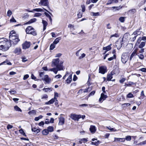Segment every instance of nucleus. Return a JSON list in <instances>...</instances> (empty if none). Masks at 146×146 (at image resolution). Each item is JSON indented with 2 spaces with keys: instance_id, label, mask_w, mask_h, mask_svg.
Masks as SVG:
<instances>
[{
  "instance_id": "nucleus-1",
  "label": "nucleus",
  "mask_w": 146,
  "mask_h": 146,
  "mask_svg": "<svg viewBox=\"0 0 146 146\" xmlns=\"http://www.w3.org/2000/svg\"><path fill=\"white\" fill-rule=\"evenodd\" d=\"M63 62L62 61H60L59 58L53 59L52 62V66H56V68L50 69L49 70L53 71L55 74H56L58 71L63 70L64 69L63 66Z\"/></svg>"
},
{
  "instance_id": "nucleus-2",
  "label": "nucleus",
  "mask_w": 146,
  "mask_h": 146,
  "mask_svg": "<svg viewBox=\"0 0 146 146\" xmlns=\"http://www.w3.org/2000/svg\"><path fill=\"white\" fill-rule=\"evenodd\" d=\"M11 46V43L7 39H0V50L3 51L7 50Z\"/></svg>"
},
{
  "instance_id": "nucleus-3",
  "label": "nucleus",
  "mask_w": 146,
  "mask_h": 146,
  "mask_svg": "<svg viewBox=\"0 0 146 146\" xmlns=\"http://www.w3.org/2000/svg\"><path fill=\"white\" fill-rule=\"evenodd\" d=\"M26 32L27 34H30L34 36L36 35V33L35 29L31 26L28 27L26 29Z\"/></svg>"
},
{
  "instance_id": "nucleus-4",
  "label": "nucleus",
  "mask_w": 146,
  "mask_h": 146,
  "mask_svg": "<svg viewBox=\"0 0 146 146\" xmlns=\"http://www.w3.org/2000/svg\"><path fill=\"white\" fill-rule=\"evenodd\" d=\"M121 60L122 63L125 64L128 59L129 57L128 54L126 53H123L121 56Z\"/></svg>"
},
{
  "instance_id": "nucleus-5",
  "label": "nucleus",
  "mask_w": 146,
  "mask_h": 146,
  "mask_svg": "<svg viewBox=\"0 0 146 146\" xmlns=\"http://www.w3.org/2000/svg\"><path fill=\"white\" fill-rule=\"evenodd\" d=\"M70 117L74 120L78 121L79 119L81 118V115H77L75 114L72 113L70 115Z\"/></svg>"
},
{
  "instance_id": "nucleus-6",
  "label": "nucleus",
  "mask_w": 146,
  "mask_h": 146,
  "mask_svg": "<svg viewBox=\"0 0 146 146\" xmlns=\"http://www.w3.org/2000/svg\"><path fill=\"white\" fill-rule=\"evenodd\" d=\"M107 72V67L105 66L100 67L99 68V73L102 74H104Z\"/></svg>"
},
{
  "instance_id": "nucleus-7",
  "label": "nucleus",
  "mask_w": 146,
  "mask_h": 146,
  "mask_svg": "<svg viewBox=\"0 0 146 146\" xmlns=\"http://www.w3.org/2000/svg\"><path fill=\"white\" fill-rule=\"evenodd\" d=\"M31 45V43L29 42L26 41L22 44L23 48L26 49L29 48Z\"/></svg>"
},
{
  "instance_id": "nucleus-8",
  "label": "nucleus",
  "mask_w": 146,
  "mask_h": 146,
  "mask_svg": "<svg viewBox=\"0 0 146 146\" xmlns=\"http://www.w3.org/2000/svg\"><path fill=\"white\" fill-rule=\"evenodd\" d=\"M62 115H63V114H61L60 115V117L58 118L59 121L58 123V124L59 125H63L65 123L64 118L61 116Z\"/></svg>"
},
{
  "instance_id": "nucleus-9",
  "label": "nucleus",
  "mask_w": 146,
  "mask_h": 146,
  "mask_svg": "<svg viewBox=\"0 0 146 146\" xmlns=\"http://www.w3.org/2000/svg\"><path fill=\"white\" fill-rule=\"evenodd\" d=\"M40 5L46 6L48 5V0H40V1L39 3Z\"/></svg>"
},
{
  "instance_id": "nucleus-10",
  "label": "nucleus",
  "mask_w": 146,
  "mask_h": 146,
  "mask_svg": "<svg viewBox=\"0 0 146 146\" xmlns=\"http://www.w3.org/2000/svg\"><path fill=\"white\" fill-rule=\"evenodd\" d=\"M42 80L45 81L46 83H49L51 81V79L48 78L47 75L44 76L43 78H42Z\"/></svg>"
},
{
  "instance_id": "nucleus-11",
  "label": "nucleus",
  "mask_w": 146,
  "mask_h": 146,
  "mask_svg": "<svg viewBox=\"0 0 146 146\" xmlns=\"http://www.w3.org/2000/svg\"><path fill=\"white\" fill-rule=\"evenodd\" d=\"M107 97V96L106 95L104 94V93H102L101 95V97L99 100V101L102 102L103 100Z\"/></svg>"
},
{
  "instance_id": "nucleus-12",
  "label": "nucleus",
  "mask_w": 146,
  "mask_h": 146,
  "mask_svg": "<svg viewBox=\"0 0 146 146\" xmlns=\"http://www.w3.org/2000/svg\"><path fill=\"white\" fill-rule=\"evenodd\" d=\"M123 41H117L116 42V46L118 49H119L122 46Z\"/></svg>"
},
{
  "instance_id": "nucleus-13",
  "label": "nucleus",
  "mask_w": 146,
  "mask_h": 146,
  "mask_svg": "<svg viewBox=\"0 0 146 146\" xmlns=\"http://www.w3.org/2000/svg\"><path fill=\"white\" fill-rule=\"evenodd\" d=\"M113 74L112 72H110V74H108L107 78V80L108 81L112 80L113 81H115V79L111 80L113 77L112 76Z\"/></svg>"
},
{
  "instance_id": "nucleus-14",
  "label": "nucleus",
  "mask_w": 146,
  "mask_h": 146,
  "mask_svg": "<svg viewBox=\"0 0 146 146\" xmlns=\"http://www.w3.org/2000/svg\"><path fill=\"white\" fill-rule=\"evenodd\" d=\"M111 45L112 44H111L106 47H104L103 48V50H106V51L104 53H106L107 51H108L111 49Z\"/></svg>"
},
{
  "instance_id": "nucleus-15",
  "label": "nucleus",
  "mask_w": 146,
  "mask_h": 146,
  "mask_svg": "<svg viewBox=\"0 0 146 146\" xmlns=\"http://www.w3.org/2000/svg\"><path fill=\"white\" fill-rule=\"evenodd\" d=\"M137 50L136 49L133 52H132V53L131 54L130 58L129 60V61H131L132 58H133L134 56H136L137 55Z\"/></svg>"
},
{
  "instance_id": "nucleus-16",
  "label": "nucleus",
  "mask_w": 146,
  "mask_h": 146,
  "mask_svg": "<svg viewBox=\"0 0 146 146\" xmlns=\"http://www.w3.org/2000/svg\"><path fill=\"white\" fill-rule=\"evenodd\" d=\"M21 51V49L20 48H16L15 50L14 53L17 54H19Z\"/></svg>"
},
{
  "instance_id": "nucleus-17",
  "label": "nucleus",
  "mask_w": 146,
  "mask_h": 146,
  "mask_svg": "<svg viewBox=\"0 0 146 146\" xmlns=\"http://www.w3.org/2000/svg\"><path fill=\"white\" fill-rule=\"evenodd\" d=\"M72 75L70 74L67 79L66 80V83L68 84H70L72 80Z\"/></svg>"
},
{
  "instance_id": "nucleus-18",
  "label": "nucleus",
  "mask_w": 146,
  "mask_h": 146,
  "mask_svg": "<svg viewBox=\"0 0 146 146\" xmlns=\"http://www.w3.org/2000/svg\"><path fill=\"white\" fill-rule=\"evenodd\" d=\"M7 64L9 65H11L12 64L11 62H10L9 60H6L5 61L3 62L2 63L0 64V65H3V64Z\"/></svg>"
},
{
  "instance_id": "nucleus-19",
  "label": "nucleus",
  "mask_w": 146,
  "mask_h": 146,
  "mask_svg": "<svg viewBox=\"0 0 146 146\" xmlns=\"http://www.w3.org/2000/svg\"><path fill=\"white\" fill-rule=\"evenodd\" d=\"M20 40L19 38H17L15 40L10 41V42L11 44L12 43L14 45H16L17 44V43Z\"/></svg>"
},
{
  "instance_id": "nucleus-20",
  "label": "nucleus",
  "mask_w": 146,
  "mask_h": 146,
  "mask_svg": "<svg viewBox=\"0 0 146 146\" xmlns=\"http://www.w3.org/2000/svg\"><path fill=\"white\" fill-rule=\"evenodd\" d=\"M90 130L91 133H94L96 131L95 127L94 126L91 125L90 128Z\"/></svg>"
},
{
  "instance_id": "nucleus-21",
  "label": "nucleus",
  "mask_w": 146,
  "mask_h": 146,
  "mask_svg": "<svg viewBox=\"0 0 146 146\" xmlns=\"http://www.w3.org/2000/svg\"><path fill=\"white\" fill-rule=\"evenodd\" d=\"M42 23L43 25V31H44L46 29V27L48 25V23L46 21L44 20H42Z\"/></svg>"
},
{
  "instance_id": "nucleus-22",
  "label": "nucleus",
  "mask_w": 146,
  "mask_h": 146,
  "mask_svg": "<svg viewBox=\"0 0 146 146\" xmlns=\"http://www.w3.org/2000/svg\"><path fill=\"white\" fill-rule=\"evenodd\" d=\"M44 14L48 18L50 22H51V23L52 21V19L51 18V16L49 15V14L48 13H47L46 12H45L44 13Z\"/></svg>"
},
{
  "instance_id": "nucleus-23",
  "label": "nucleus",
  "mask_w": 146,
  "mask_h": 146,
  "mask_svg": "<svg viewBox=\"0 0 146 146\" xmlns=\"http://www.w3.org/2000/svg\"><path fill=\"white\" fill-rule=\"evenodd\" d=\"M17 38H19L18 36H9V39L10 41L13 40Z\"/></svg>"
},
{
  "instance_id": "nucleus-24",
  "label": "nucleus",
  "mask_w": 146,
  "mask_h": 146,
  "mask_svg": "<svg viewBox=\"0 0 146 146\" xmlns=\"http://www.w3.org/2000/svg\"><path fill=\"white\" fill-rule=\"evenodd\" d=\"M61 39V37H59L58 38H57L54 40L53 43L55 44H56L58 43L59 40Z\"/></svg>"
},
{
  "instance_id": "nucleus-25",
  "label": "nucleus",
  "mask_w": 146,
  "mask_h": 146,
  "mask_svg": "<svg viewBox=\"0 0 146 146\" xmlns=\"http://www.w3.org/2000/svg\"><path fill=\"white\" fill-rule=\"evenodd\" d=\"M44 8H36L33 9V11L36 12H44Z\"/></svg>"
},
{
  "instance_id": "nucleus-26",
  "label": "nucleus",
  "mask_w": 146,
  "mask_h": 146,
  "mask_svg": "<svg viewBox=\"0 0 146 146\" xmlns=\"http://www.w3.org/2000/svg\"><path fill=\"white\" fill-rule=\"evenodd\" d=\"M37 19L36 18H33L30 20L27 23V24H31L36 21Z\"/></svg>"
},
{
  "instance_id": "nucleus-27",
  "label": "nucleus",
  "mask_w": 146,
  "mask_h": 146,
  "mask_svg": "<svg viewBox=\"0 0 146 146\" xmlns=\"http://www.w3.org/2000/svg\"><path fill=\"white\" fill-rule=\"evenodd\" d=\"M52 88H44L42 89V90L45 92H50L52 90Z\"/></svg>"
},
{
  "instance_id": "nucleus-28",
  "label": "nucleus",
  "mask_w": 146,
  "mask_h": 146,
  "mask_svg": "<svg viewBox=\"0 0 146 146\" xmlns=\"http://www.w3.org/2000/svg\"><path fill=\"white\" fill-rule=\"evenodd\" d=\"M32 131L36 133H38L40 132V129H36V128L34 127V128H32Z\"/></svg>"
},
{
  "instance_id": "nucleus-29",
  "label": "nucleus",
  "mask_w": 146,
  "mask_h": 146,
  "mask_svg": "<svg viewBox=\"0 0 146 146\" xmlns=\"http://www.w3.org/2000/svg\"><path fill=\"white\" fill-rule=\"evenodd\" d=\"M9 36H15L18 35H17L16 34L15 32L14 31H12L10 32L9 33Z\"/></svg>"
},
{
  "instance_id": "nucleus-30",
  "label": "nucleus",
  "mask_w": 146,
  "mask_h": 146,
  "mask_svg": "<svg viewBox=\"0 0 146 146\" xmlns=\"http://www.w3.org/2000/svg\"><path fill=\"white\" fill-rule=\"evenodd\" d=\"M145 42H141L139 46V48H142L145 46Z\"/></svg>"
},
{
  "instance_id": "nucleus-31",
  "label": "nucleus",
  "mask_w": 146,
  "mask_h": 146,
  "mask_svg": "<svg viewBox=\"0 0 146 146\" xmlns=\"http://www.w3.org/2000/svg\"><path fill=\"white\" fill-rule=\"evenodd\" d=\"M49 132L47 129H45L42 131V133L43 135H46L48 134Z\"/></svg>"
},
{
  "instance_id": "nucleus-32",
  "label": "nucleus",
  "mask_w": 146,
  "mask_h": 146,
  "mask_svg": "<svg viewBox=\"0 0 146 146\" xmlns=\"http://www.w3.org/2000/svg\"><path fill=\"white\" fill-rule=\"evenodd\" d=\"M100 143V141H97L92 142L91 143V144L92 145H98Z\"/></svg>"
},
{
  "instance_id": "nucleus-33",
  "label": "nucleus",
  "mask_w": 146,
  "mask_h": 146,
  "mask_svg": "<svg viewBox=\"0 0 146 146\" xmlns=\"http://www.w3.org/2000/svg\"><path fill=\"white\" fill-rule=\"evenodd\" d=\"M14 109L16 111H21L22 110L21 109L19 108L17 106H15L14 107Z\"/></svg>"
},
{
  "instance_id": "nucleus-34",
  "label": "nucleus",
  "mask_w": 146,
  "mask_h": 146,
  "mask_svg": "<svg viewBox=\"0 0 146 146\" xmlns=\"http://www.w3.org/2000/svg\"><path fill=\"white\" fill-rule=\"evenodd\" d=\"M91 15L93 16H98L100 15V14L99 12L94 13L93 12H92L91 13Z\"/></svg>"
},
{
  "instance_id": "nucleus-35",
  "label": "nucleus",
  "mask_w": 146,
  "mask_h": 146,
  "mask_svg": "<svg viewBox=\"0 0 146 146\" xmlns=\"http://www.w3.org/2000/svg\"><path fill=\"white\" fill-rule=\"evenodd\" d=\"M116 58V56L115 54H114L113 56L110 57L108 59V61H111L113 59H115Z\"/></svg>"
},
{
  "instance_id": "nucleus-36",
  "label": "nucleus",
  "mask_w": 146,
  "mask_h": 146,
  "mask_svg": "<svg viewBox=\"0 0 146 146\" xmlns=\"http://www.w3.org/2000/svg\"><path fill=\"white\" fill-rule=\"evenodd\" d=\"M53 127L52 126L48 127L47 128V130L48 132H51L53 131Z\"/></svg>"
},
{
  "instance_id": "nucleus-37",
  "label": "nucleus",
  "mask_w": 146,
  "mask_h": 146,
  "mask_svg": "<svg viewBox=\"0 0 146 146\" xmlns=\"http://www.w3.org/2000/svg\"><path fill=\"white\" fill-rule=\"evenodd\" d=\"M145 96L144 95V92L143 91H142L141 92V96L139 97V99H142L144 98Z\"/></svg>"
},
{
  "instance_id": "nucleus-38",
  "label": "nucleus",
  "mask_w": 146,
  "mask_h": 146,
  "mask_svg": "<svg viewBox=\"0 0 146 146\" xmlns=\"http://www.w3.org/2000/svg\"><path fill=\"white\" fill-rule=\"evenodd\" d=\"M42 15V13H36L35 14L34 17H38Z\"/></svg>"
},
{
  "instance_id": "nucleus-39",
  "label": "nucleus",
  "mask_w": 146,
  "mask_h": 146,
  "mask_svg": "<svg viewBox=\"0 0 146 146\" xmlns=\"http://www.w3.org/2000/svg\"><path fill=\"white\" fill-rule=\"evenodd\" d=\"M92 89V88H88L87 89H84V92H90L91 90Z\"/></svg>"
},
{
  "instance_id": "nucleus-40",
  "label": "nucleus",
  "mask_w": 146,
  "mask_h": 146,
  "mask_svg": "<svg viewBox=\"0 0 146 146\" xmlns=\"http://www.w3.org/2000/svg\"><path fill=\"white\" fill-rule=\"evenodd\" d=\"M134 84V83L133 82H129L128 84H125V85L127 86H130Z\"/></svg>"
},
{
  "instance_id": "nucleus-41",
  "label": "nucleus",
  "mask_w": 146,
  "mask_h": 146,
  "mask_svg": "<svg viewBox=\"0 0 146 146\" xmlns=\"http://www.w3.org/2000/svg\"><path fill=\"white\" fill-rule=\"evenodd\" d=\"M55 44L53 43L50 46V49L51 50H52L55 47Z\"/></svg>"
},
{
  "instance_id": "nucleus-42",
  "label": "nucleus",
  "mask_w": 146,
  "mask_h": 146,
  "mask_svg": "<svg viewBox=\"0 0 146 146\" xmlns=\"http://www.w3.org/2000/svg\"><path fill=\"white\" fill-rule=\"evenodd\" d=\"M19 131L20 133L23 135L25 136H26L25 133H24V131L22 129H20L19 130Z\"/></svg>"
},
{
  "instance_id": "nucleus-43",
  "label": "nucleus",
  "mask_w": 146,
  "mask_h": 146,
  "mask_svg": "<svg viewBox=\"0 0 146 146\" xmlns=\"http://www.w3.org/2000/svg\"><path fill=\"white\" fill-rule=\"evenodd\" d=\"M58 97V93L56 92H54V98L55 100H56V99H57V98H56V97Z\"/></svg>"
},
{
  "instance_id": "nucleus-44",
  "label": "nucleus",
  "mask_w": 146,
  "mask_h": 146,
  "mask_svg": "<svg viewBox=\"0 0 146 146\" xmlns=\"http://www.w3.org/2000/svg\"><path fill=\"white\" fill-rule=\"evenodd\" d=\"M131 137L130 136H127L125 139V140L126 139L127 141H130L131 140Z\"/></svg>"
},
{
  "instance_id": "nucleus-45",
  "label": "nucleus",
  "mask_w": 146,
  "mask_h": 146,
  "mask_svg": "<svg viewBox=\"0 0 146 146\" xmlns=\"http://www.w3.org/2000/svg\"><path fill=\"white\" fill-rule=\"evenodd\" d=\"M119 21L121 22H123L125 21V18L123 17H120L119 18Z\"/></svg>"
},
{
  "instance_id": "nucleus-46",
  "label": "nucleus",
  "mask_w": 146,
  "mask_h": 146,
  "mask_svg": "<svg viewBox=\"0 0 146 146\" xmlns=\"http://www.w3.org/2000/svg\"><path fill=\"white\" fill-rule=\"evenodd\" d=\"M12 14V11L10 10H9L7 12V15L9 17H10Z\"/></svg>"
},
{
  "instance_id": "nucleus-47",
  "label": "nucleus",
  "mask_w": 146,
  "mask_h": 146,
  "mask_svg": "<svg viewBox=\"0 0 146 146\" xmlns=\"http://www.w3.org/2000/svg\"><path fill=\"white\" fill-rule=\"evenodd\" d=\"M55 99L54 98H52L51 100H50L49 102H50V104H52L54 103V102H55Z\"/></svg>"
},
{
  "instance_id": "nucleus-48",
  "label": "nucleus",
  "mask_w": 146,
  "mask_h": 146,
  "mask_svg": "<svg viewBox=\"0 0 146 146\" xmlns=\"http://www.w3.org/2000/svg\"><path fill=\"white\" fill-rule=\"evenodd\" d=\"M108 129L111 131H115L116 130L114 128H111L110 126L107 127Z\"/></svg>"
},
{
  "instance_id": "nucleus-49",
  "label": "nucleus",
  "mask_w": 146,
  "mask_h": 146,
  "mask_svg": "<svg viewBox=\"0 0 146 146\" xmlns=\"http://www.w3.org/2000/svg\"><path fill=\"white\" fill-rule=\"evenodd\" d=\"M95 93V91H93L91 92L90 94L89 95V97H90L91 96L94 95Z\"/></svg>"
},
{
  "instance_id": "nucleus-50",
  "label": "nucleus",
  "mask_w": 146,
  "mask_h": 146,
  "mask_svg": "<svg viewBox=\"0 0 146 146\" xmlns=\"http://www.w3.org/2000/svg\"><path fill=\"white\" fill-rule=\"evenodd\" d=\"M119 37V35H118L117 33H115V34L112 35L111 36L110 38H111V37Z\"/></svg>"
},
{
  "instance_id": "nucleus-51",
  "label": "nucleus",
  "mask_w": 146,
  "mask_h": 146,
  "mask_svg": "<svg viewBox=\"0 0 146 146\" xmlns=\"http://www.w3.org/2000/svg\"><path fill=\"white\" fill-rule=\"evenodd\" d=\"M86 56V54H85L84 53H83L82 54L81 56H80L79 58V59H81L82 58H84V57H85V56Z\"/></svg>"
},
{
  "instance_id": "nucleus-52",
  "label": "nucleus",
  "mask_w": 146,
  "mask_h": 146,
  "mask_svg": "<svg viewBox=\"0 0 146 146\" xmlns=\"http://www.w3.org/2000/svg\"><path fill=\"white\" fill-rule=\"evenodd\" d=\"M35 113H36L35 111V110H33L31 111H29L28 112V113L29 114H31V113L35 114Z\"/></svg>"
},
{
  "instance_id": "nucleus-53",
  "label": "nucleus",
  "mask_w": 146,
  "mask_h": 146,
  "mask_svg": "<svg viewBox=\"0 0 146 146\" xmlns=\"http://www.w3.org/2000/svg\"><path fill=\"white\" fill-rule=\"evenodd\" d=\"M127 97L129 98H132L133 97V94L131 93H129L127 95Z\"/></svg>"
},
{
  "instance_id": "nucleus-54",
  "label": "nucleus",
  "mask_w": 146,
  "mask_h": 146,
  "mask_svg": "<svg viewBox=\"0 0 146 146\" xmlns=\"http://www.w3.org/2000/svg\"><path fill=\"white\" fill-rule=\"evenodd\" d=\"M137 36V35H136V36H133V37H131L130 38L131 40L134 41L135 40L136 37Z\"/></svg>"
},
{
  "instance_id": "nucleus-55",
  "label": "nucleus",
  "mask_w": 146,
  "mask_h": 146,
  "mask_svg": "<svg viewBox=\"0 0 146 146\" xmlns=\"http://www.w3.org/2000/svg\"><path fill=\"white\" fill-rule=\"evenodd\" d=\"M141 37H140L137 40V42H136V44L137 45V44H139L140 42H141Z\"/></svg>"
},
{
  "instance_id": "nucleus-56",
  "label": "nucleus",
  "mask_w": 146,
  "mask_h": 146,
  "mask_svg": "<svg viewBox=\"0 0 146 146\" xmlns=\"http://www.w3.org/2000/svg\"><path fill=\"white\" fill-rule=\"evenodd\" d=\"M13 127V126L12 125H11L10 124L8 125L7 126V129H11Z\"/></svg>"
},
{
  "instance_id": "nucleus-57",
  "label": "nucleus",
  "mask_w": 146,
  "mask_h": 146,
  "mask_svg": "<svg viewBox=\"0 0 146 146\" xmlns=\"http://www.w3.org/2000/svg\"><path fill=\"white\" fill-rule=\"evenodd\" d=\"M82 13L81 12H79L77 15V16L79 18H80L82 17Z\"/></svg>"
},
{
  "instance_id": "nucleus-58",
  "label": "nucleus",
  "mask_w": 146,
  "mask_h": 146,
  "mask_svg": "<svg viewBox=\"0 0 146 146\" xmlns=\"http://www.w3.org/2000/svg\"><path fill=\"white\" fill-rule=\"evenodd\" d=\"M125 78H123L119 80V82L121 83H122L125 81Z\"/></svg>"
},
{
  "instance_id": "nucleus-59",
  "label": "nucleus",
  "mask_w": 146,
  "mask_h": 146,
  "mask_svg": "<svg viewBox=\"0 0 146 146\" xmlns=\"http://www.w3.org/2000/svg\"><path fill=\"white\" fill-rule=\"evenodd\" d=\"M29 77V75L28 74H26L24 76L23 79L24 80H25L28 78Z\"/></svg>"
},
{
  "instance_id": "nucleus-60",
  "label": "nucleus",
  "mask_w": 146,
  "mask_h": 146,
  "mask_svg": "<svg viewBox=\"0 0 146 146\" xmlns=\"http://www.w3.org/2000/svg\"><path fill=\"white\" fill-rule=\"evenodd\" d=\"M81 7L82 8V12H84L85 10V7L84 5H82Z\"/></svg>"
},
{
  "instance_id": "nucleus-61",
  "label": "nucleus",
  "mask_w": 146,
  "mask_h": 146,
  "mask_svg": "<svg viewBox=\"0 0 146 146\" xmlns=\"http://www.w3.org/2000/svg\"><path fill=\"white\" fill-rule=\"evenodd\" d=\"M145 144H146V141H145L142 142H141L139 143L138 144V145H144Z\"/></svg>"
},
{
  "instance_id": "nucleus-62",
  "label": "nucleus",
  "mask_w": 146,
  "mask_h": 146,
  "mask_svg": "<svg viewBox=\"0 0 146 146\" xmlns=\"http://www.w3.org/2000/svg\"><path fill=\"white\" fill-rule=\"evenodd\" d=\"M138 56L139 58H140L141 59H143L144 58V56L143 54H140L138 55Z\"/></svg>"
},
{
  "instance_id": "nucleus-63",
  "label": "nucleus",
  "mask_w": 146,
  "mask_h": 146,
  "mask_svg": "<svg viewBox=\"0 0 146 146\" xmlns=\"http://www.w3.org/2000/svg\"><path fill=\"white\" fill-rule=\"evenodd\" d=\"M39 76L40 77L42 78H43V75H44V72H41L39 73Z\"/></svg>"
},
{
  "instance_id": "nucleus-64",
  "label": "nucleus",
  "mask_w": 146,
  "mask_h": 146,
  "mask_svg": "<svg viewBox=\"0 0 146 146\" xmlns=\"http://www.w3.org/2000/svg\"><path fill=\"white\" fill-rule=\"evenodd\" d=\"M140 70L142 72H146V68H143L140 69Z\"/></svg>"
}]
</instances>
